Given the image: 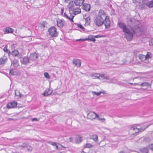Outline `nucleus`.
Wrapping results in <instances>:
<instances>
[{
	"mask_svg": "<svg viewBox=\"0 0 153 153\" xmlns=\"http://www.w3.org/2000/svg\"><path fill=\"white\" fill-rule=\"evenodd\" d=\"M118 25L124 33L126 39L128 41H131L132 39L133 34L137 33L136 31L135 30L131 27L126 25L122 22L119 23Z\"/></svg>",
	"mask_w": 153,
	"mask_h": 153,
	"instance_id": "f257e3e1",
	"label": "nucleus"
},
{
	"mask_svg": "<svg viewBox=\"0 0 153 153\" xmlns=\"http://www.w3.org/2000/svg\"><path fill=\"white\" fill-rule=\"evenodd\" d=\"M105 17V14L102 10H99L98 15L94 17V23L96 26L100 27L104 23V19Z\"/></svg>",
	"mask_w": 153,
	"mask_h": 153,
	"instance_id": "f03ea898",
	"label": "nucleus"
},
{
	"mask_svg": "<svg viewBox=\"0 0 153 153\" xmlns=\"http://www.w3.org/2000/svg\"><path fill=\"white\" fill-rule=\"evenodd\" d=\"M48 32L51 36L52 37H56L57 36V32L56 28L54 26L51 27L48 29Z\"/></svg>",
	"mask_w": 153,
	"mask_h": 153,
	"instance_id": "7ed1b4c3",
	"label": "nucleus"
},
{
	"mask_svg": "<svg viewBox=\"0 0 153 153\" xmlns=\"http://www.w3.org/2000/svg\"><path fill=\"white\" fill-rule=\"evenodd\" d=\"M103 24L105 25L106 29H108L110 28L111 23L108 16H105V17L104 19V23Z\"/></svg>",
	"mask_w": 153,
	"mask_h": 153,
	"instance_id": "20e7f679",
	"label": "nucleus"
},
{
	"mask_svg": "<svg viewBox=\"0 0 153 153\" xmlns=\"http://www.w3.org/2000/svg\"><path fill=\"white\" fill-rule=\"evenodd\" d=\"M150 125H147L145 128H139L137 127H138V126H136L135 127L134 126H132V127H131L130 128V130H134L136 128L138 130V131L137 132H136L135 133L133 134L134 135H136L138 134V132L139 131L141 132V131H143L146 128L148 127Z\"/></svg>",
	"mask_w": 153,
	"mask_h": 153,
	"instance_id": "39448f33",
	"label": "nucleus"
},
{
	"mask_svg": "<svg viewBox=\"0 0 153 153\" xmlns=\"http://www.w3.org/2000/svg\"><path fill=\"white\" fill-rule=\"evenodd\" d=\"M97 116H98V115L94 112H90L87 114V117L91 120L94 119Z\"/></svg>",
	"mask_w": 153,
	"mask_h": 153,
	"instance_id": "423d86ee",
	"label": "nucleus"
},
{
	"mask_svg": "<svg viewBox=\"0 0 153 153\" xmlns=\"http://www.w3.org/2000/svg\"><path fill=\"white\" fill-rule=\"evenodd\" d=\"M57 25V26L60 28H62L64 25L65 21L63 19H58L56 20Z\"/></svg>",
	"mask_w": 153,
	"mask_h": 153,
	"instance_id": "0eeeda50",
	"label": "nucleus"
},
{
	"mask_svg": "<svg viewBox=\"0 0 153 153\" xmlns=\"http://www.w3.org/2000/svg\"><path fill=\"white\" fill-rule=\"evenodd\" d=\"M21 62L22 64L26 65L29 62V60L27 56H25L23 58L21 59Z\"/></svg>",
	"mask_w": 153,
	"mask_h": 153,
	"instance_id": "6e6552de",
	"label": "nucleus"
},
{
	"mask_svg": "<svg viewBox=\"0 0 153 153\" xmlns=\"http://www.w3.org/2000/svg\"><path fill=\"white\" fill-rule=\"evenodd\" d=\"M81 63L80 60L78 59H73V64L77 67H79L80 66Z\"/></svg>",
	"mask_w": 153,
	"mask_h": 153,
	"instance_id": "1a4fd4ad",
	"label": "nucleus"
},
{
	"mask_svg": "<svg viewBox=\"0 0 153 153\" xmlns=\"http://www.w3.org/2000/svg\"><path fill=\"white\" fill-rule=\"evenodd\" d=\"M3 30L4 32V33L7 34L12 33L13 32V30L12 28L8 27H7L4 28L3 29Z\"/></svg>",
	"mask_w": 153,
	"mask_h": 153,
	"instance_id": "9d476101",
	"label": "nucleus"
},
{
	"mask_svg": "<svg viewBox=\"0 0 153 153\" xmlns=\"http://www.w3.org/2000/svg\"><path fill=\"white\" fill-rule=\"evenodd\" d=\"M138 57L142 61H143L145 63H147L149 62L148 60L146 59L145 55L140 54L138 56Z\"/></svg>",
	"mask_w": 153,
	"mask_h": 153,
	"instance_id": "9b49d317",
	"label": "nucleus"
},
{
	"mask_svg": "<svg viewBox=\"0 0 153 153\" xmlns=\"http://www.w3.org/2000/svg\"><path fill=\"white\" fill-rule=\"evenodd\" d=\"M52 90L49 89H47L42 94L44 96H47L50 95L52 93Z\"/></svg>",
	"mask_w": 153,
	"mask_h": 153,
	"instance_id": "f8f14e48",
	"label": "nucleus"
},
{
	"mask_svg": "<svg viewBox=\"0 0 153 153\" xmlns=\"http://www.w3.org/2000/svg\"><path fill=\"white\" fill-rule=\"evenodd\" d=\"M84 0H75L74 1V3L75 5L80 6L84 3Z\"/></svg>",
	"mask_w": 153,
	"mask_h": 153,
	"instance_id": "ddd939ff",
	"label": "nucleus"
},
{
	"mask_svg": "<svg viewBox=\"0 0 153 153\" xmlns=\"http://www.w3.org/2000/svg\"><path fill=\"white\" fill-rule=\"evenodd\" d=\"M7 58L4 55L0 58V65L5 64L7 61Z\"/></svg>",
	"mask_w": 153,
	"mask_h": 153,
	"instance_id": "4468645a",
	"label": "nucleus"
},
{
	"mask_svg": "<svg viewBox=\"0 0 153 153\" xmlns=\"http://www.w3.org/2000/svg\"><path fill=\"white\" fill-rule=\"evenodd\" d=\"M139 151L142 153H148L149 148L147 147L142 148L140 149Z\"/></svg>",
	"mask_w": 153,
	"mask_h": 153,
	"instance_id": "2eb2a0df",
	"label": "nucleus"
},
{
	"mask_svg": "<svg viewBox=\"0 0 153 153\" xmlns=\"http://www.w3.org/2000/svg\"><path fill=\"white\" fill-rule=\"evenodd\" d=\"M91 7L89 4H85L83 5V9L87 11H89L90 10Z\"/></svg>",
	"mask_w": 153,
	"mask_h": 153,
	"instance_id": "dca6fc26",
	"label": "nucleus"
},
{
	"mask_svg": "<svg viewBox=\"0 0 153 153\" xmlns=\"http://www.w3.org/2000/svg\"><path fill=\"white\" fill-rule=\"evenodd\" d=\"M90 76L93 79H100V74H91Z\"/></svg>",
	"mask_w": 153,
	"mask_h": 153,
	"instance_id": "f3484780",
	"label": "nucleus"
},
{
	"mask_svg": "<svg viewBox=\"0 0 153 153\" xmlns=\"http://www.w3.org/2000/svg\"><path fill=\"white\" fill-rule=\"evenodd\" d=\"M73 11L74 15H77L81 12L80 9L78 7L73 8Z\"/></svg>",
	"mask_w": 153,
	"mask_h": 153,
	"instance_id": "a211bd4d",
	"label": "nucleus"
},
{
	"mask_svg": "<svg viewBox=\"0 0 153 153\" xmlns=\"http://www.w3.org/2000/svg\"><path fill=\"white\" fill-rule=\"evenodd\" d=\"M146 5L149 8L153 7V0L147 2L146 3Z\"/></svg>",
	"mask_w": 153,
	"mask_h": 153,
	"instance_id": "6ab92c4d",
	"label": "nucleus"
},
{
	"mask_svg": "<svg viewBox=\"0 0 153 153\" xmlns=\"http://www.w3.org/2000/svg\"><path fill=\"white\" fill-rule=\"evenodd\" d=\"M19 53V52L16 49H15L13 51H12L11 53L10 52V54L14 57L17 56Z\"/></svg>",
	"mask_w": 153,
	"mask_h": 153,
	"instance_id": "aec40b11",
	"label": "nucleus"
},
{
	"mask_svg": "<svg viewBox=\"0 0 153 153\" xmlns=\"http://www.w3.org/2000/svg\"><path fill=\"white\" fill-rule=\"evenodd\" d=\"M105 75L104 74H100V79H106L108 80H109V76H105Z\"/></svg>",
	"mask_w": 153,
	"mask_h": 153,
	"instance_id": "412c9836",
	"label": "nucleus"
},
{
	"mask_svg": "<svg viewBox=\"0 0 153 153\" xmlns=\"http://www.w3.org/2000/svg\"><path fill=\"white\" fill-rule=\"evenodd\" d=\"M12 63L14 67L16 68L19 66L18 61L17 60L14 59Z\"/></svg>",
	"mask_w": 153,
	"mask_h": 153,
	"instance_id": "4be33fe9",
	"label": "nucleus"
},
{
	"mask_svg": "<svg viewBox=\"0 0 153 153\" xmlns=\"http://www.w3.org/2000/svg\"><path fill=\"white\" fill-rule=\"evenodd\" d=\"M17 106H6L5 107H3L2 106L1 107V109H2L3 108L5 109L6 110H5L6 111L7 109L16 108L17 107Z\"/></svg>",
	"mask_w": 153,
	"mask_h": 153,
	"instance_id": "5701e85b",
	"label": "nucleus"
},
{
	"mask_svg": "<svg viewBox=\"0 0 153 153\" xmlns=\"http://www.w3.org/2000/svg\"><path fill=\"white\" fill-rule=\"evenodd\" d=\"M74 2L73 1H72L69 2V4L68 5V7L70 9H71L74 7Z\"/></svg>",
	"mask_w": 153,
	"mask_h": 153,
	"instance_id": "b1692460",
	"label": "nucleus"
},
{
	"mask_svg": "<svg viewBox=\"0 0 153 153\" xmlns=\"http://www.w3.org/2000/svg\"><path fill=\"white\" fill-rule=\"evenodd\" d=\"M38 58V56L35 54H31L30 56V59L32 60H35Z\"/></svg>",
	"mask_w": 153,
	"mask_h": 153,
	"instance_id": "393cba45",
	"label": "nucleus"
},
{
	"mask_svg": "<svg viewBox=\"0 0 153 153\" xmlns=\"http://www.w3.org/2000/svg\"><path fill=\"white\" fill-rule=\"evenodd\" d=\"M84 40H90L91 41L94 42L96 40L93 37V36H90L88 37V38L85 39Z\"/></svg>",
	"mask_w": 153,
	"mask_h": 153,
	"instance_id": "a878e982",
	"label": "nucleus"
},
{
	"mask_svg": "<svg viewBox=\"0 0 153 153\" xmlns=\"http://www.w3.org/2000/svg\"><path fill=\"white\" fill-rule=\"evenodd\" d=\"M85 23L86 25H89L91 22L90 18V17H87L85 19Z\"/></svg>",
	"mask_w": 153,
	"mask_h": 153,
	"instance_id": "bb28decb",
	"label": "nucleus"
},
{
	"mask_svg": "<svg viewBox=\"0 0 153 153\" xmlns=\"http://www.w3.org/2000/svg\"><path fill=\"white\" fill-rule=\"evenodd\" d=\"M76 143H79L82 141V138L79 135L76 136Z\"/></svg>",
	"mask_w": 153,
	"mask_h": 153,
	"instance_id": "cd10ccee",
	"label": "nucleus"
},
{
	"mask_svg": "<svg viewBox=\"0 0 153 153\" xmlns=\"http://www.w3.org/2000/svg\"><path fill=\"white\" fill-rule=\"evenodd\" d=\"M92 139L95 142H97L98 141V137L97 135L94 134L92 136Z\"/></svg>",
	"mask_w": 153,
	"mask_h": 153,
	"instance_id": "c85d7f7f",
	"label": "nucleus"
},
{
	"mask_svg": "<svg viewBox=\"0 0 153 153\" xmlns=\"http://www.w3.org/2000/svg\"><path fill=\"white\" fill-rule=\"evenodd\" d=\"M146 57V59H148L150 58L152 56V55L151 53L149 52H147V53L146 55H145Z\"/></svg>",
	"mask_w": 153,
	"mask_h": 153,
	"instance_id": "c756f323",
	"label": "nucleus"
},
{
	"mask_svg": "<svg viewBox=\"0 0 153 153\" xmlns=\"http://www.w3.org/2000/svg\"><path fill=\"white\" fill-rule=\"evenodd\" d=\"M70 16H67L66 18L68 19H69V20L72 21V22H73L74 21L73 20V19L74 17V16L73 15H71V14H70Z\"/></svg>",
	"mask_w": 153,
	"mask_h": 153,
	"instance_id": "7c9ffc66",
	"label": "nucleus"
},
{
	"mask_svg": "<svg viewBox=\"0 0 153 153\" xmlns=\"http://www.w3.org/2000/svg\"><path fill=\"white\" fill-rule=\"evenodd\" d=\"M17 103L16 102L13 101L12 102H9L7 104V105H17Z\"/></svg>",
	"mask_w": 153,
	"mask_h": 153,
	"instance_id": "2f4dec72",
	"label": "nucleus"
},
{
	"mask_svg": "<svg viewBox=\"0 0 153 153\" xmlns=\"http://www.w3.org/2000/svg\"><path fill=\"white\" fill-rule=\"evenodd\" d=\"M105 92L104 91L103 92L100 91L98 92H96L95 91H92V93L93 95H96L97 96L99 95L101 93H104Z\"/></svg>",
	"mask_w": 153,
	"mask_h": 153,
	"instance_id": "473e14b6",
	"label": "nucleus"
},
{
	"mask_svg": "<svg viewBox=\"0 0 153 153\" xmlns=\"http://www.w3.org/2000/svg\"><path fill=\"white\" fill-rule=\"evenodd\" d=\"M4 51L5 52H6L7 53H8L9 56V55L10 54V51L7 49L6 47H5L4 48Z\"/></svg>",
	"mask_w": 153,
	"mask_h": 153,
	"instance_id": "72a5a7b5",
	"label": "nucleus"
},
{
	"mask_svg": "<svg viewBox=\"0 0 153 153\" xmlns=\"http://www.w3.org/2000/svg\"><path fill=\"white\" fill-rule=\"evenodd\" d=\"M9 74L10 75L13 76L15 75L16 72L13 69L11 70L10 71Z\"/></svg>",
	"mask_w": 153,
	"mask_h": 153,
	"instance_id": "f704fd0d",
	"label": "nucleus"
},
{
	"mask_svg": "<svg viewBox=\"0 0 153 153\" xmlns=\"http://www.w3.org/2000/svg\"><path fill=\"white\" fill-rule=\"evenodd\" d=\"M93 146L90 143H87L85 145V148H90L93 147Z\"/></svg>",
	"mask_w": 153,
	"mask_h": 153,
	"instance_id": "c9c22d12",
	"label": "nucleus"
},
{
	"mask_svg": "<svg viewBox=\"0 0 153 153\" xmlns=\"http://www.w3.org/2000/svg\"><path fill=\"white\" fill-rule=\"evenodd\" d=\"M27 144L26 143H24L21 144H20L19 145V147H22V148H25Z\"/></svg>",
	"mask_w": 153,
	"mask_h": 153,
	"instance_id": "e433bc0d",
	"label": "nucleus"
},
{
	"mask_svg": "<svg viewBox=\"0 0 153 153\" xmlns=\"http://www.w3.org/2000/svg\"><path fill=\"white\" fill-rule=\"evenodd\" d=\"M77 26L80 28V29H82V30H84L85 29V28L83 27L82 25L81 24H77Z\"/></svg>",
	"mask_w": 153,
	"mask_h": 153,
	"instance_id": "4c0bfd02",
	"label": "nucleus"
},
{
	"mask_svg": "<svg viewBox=\"0 0 153 153\" xmlns=\"http://www.w3.org/2000/svg\"><path fill=\"white\" fill-rule=\"evenodd\" d=\"M44 76L46 78H50V76L49 74L47 72H45L44 73Z\"/></svg>",
	"mask_w": 153,
	"mask_h": 153,
	"instance_id": "58836bf2",
	"label": "nucleus"
},
{
	"mask_svg": "<svg viewBox=\"0 0 153 153\" xmlns=\"http://www.w3.org/2000/svg\"><path fill=\"white\" fill-rule=\"evenodd\" d=\"M149 85V83H147L146 82H144L142 83H141V86H148Z\"/></svg>",
	"mask_w": 153,
	"mask_h": 153,
	"instance_id": "ea45409f",
	"label": "nucleus"
},
{
	"mask_svg": "<svg viewBox=\"0 0 153 153\" xmlns=\"http://www.w3.org/2000/svg\"><path fill=\"white\" fill-rule=\"evenodd\" d=\"M97 117L98 119L100 120L102 122H103L105 120V119L104 118H102L98 115V116H97Z\"/></svg>",
	"mask_w": 153,
	"mask_h": 153,
	"instance_id": "a19ab883",
	"label": "nucleus"
},
{
	"mask_svg": "<svg viewBox=\"0 0 153 153\" xmlns=\"http://www.w3.org/2000/svg\"><path fill=\"white\" fill-rule=\"evenodd\" d=\"M26 147H27V149L29 151H30L32 150V148L30 146L27 145Z\"/></svg>",
	"mask_w": 153,
	"mask_h": 153,
	"instance_id": "79ce46f5",
	"label": "nucleus"
},
{
	"mask_svg": "<svg viewBox=\"0 0 153 153\" xmlns=\"http://www.w3.org/2000/svg\"><path fill=\"white\" fill-rule=\"evenodd\" d=\"M48 143L51 144V145L53 146H55L56 145V142H48Z\"/></svg>",
	"mask_w": 153,
	"mask_h": 153,
	"instance_id": "37998d69",
	"label": "nucleus"
},
{
	"mask_svg": "<svg viewBox=\"0 0 153 153\" xmlns=\"http://www.w3.org/2000/svg\"><path fill=\"white\" fill-rule=\"evenodd\" d=\"M149 147L150 150L153 151V144H151L149 145Z\"/></svg>",
	"mask_w": 153,
	"mask_h": 153,
	"instance_id": "c03bdc74",
	"label": "nucleus"
},
{
	"mask_svg": "<svg viewBox=\"0 0 153 153\" xmlns=\"http://www.w3.org/2000/svg\"><path fill=\"white\" fill-rule=\"evenodd\" d=\"M94 37L95 38H98L99 37H104V36L103 35H96L94 36Z\"/></svg>",
	"mask_w": 153,
	"mask_h": 153,
	"instance_id": "a18cd8bd",
	"label": "nucleus"
},
{
	"mask_svg": "<svg viewBox=\"0 0 153 153\" xmlns=\"http://www.w3.org/2000/svg\"><path fill=\"white\" fill-rule=\"evenodd\" d=\"M39 120L37 118H33L32 119V120H31L33 122L35 121H38Z\"/></svg>",
	"mask_w": 153,
	"mask_h": 153,
	"instance_id": "49530a36",
	"label": "nucleus"
},
{
	"mask_svg": "<svg viewBox=\"0 0 153 153\" xmlns=\"http://www.w3.org/2000/svg\"><path fill=\"white\" fill-rule=\"evenodd\" d=\"M65 3H68L69 2H70L71 1V0H62Z\"/></svg>",
	"mask_w": 153,
	"mask_h": 153,
	"instance_id": "de8ad7c7",
	"label": "nucleus"
},
{
	"mask_svg": "<svg viewBox=\"0 0 153 153\" xmlns=\"http://www.w3.org/2000/svg\"><path fill=\"white\" fill-rule=\"evenodd\" d=\"M114 79L112 78L111 79H110V82H109V83H114Z\"/></svg>",
	"mask_w": 153,
	"mask_h": 153,
	"instance_id": "09e8293b",
	"label": "nucleus"
},
{
	"mask_svg": "<svg viewBox=\"0 0 153 153\" xmlns=\"http://www.w3.org/2000/svg\"><path fill=\"white\" fill-rule=\"evenodd\" d=\"M63 11H64V8H62L61 9V13L62 15H63Z\"/></svg>",
	"mask_w": 153,
	"mask_h": 153,
	"instance_id": "8fccbe9b",
	"label": "nucleus"
},
{
	"mask_svg": "<svg viewBox=\"0 0 153 153\" xmlns=\"http://www.w3.org/2000/svg\"><path fill=\"white\" fill-rule=\"evenodd\" d=\"M73 140V138L72 137H70L69 138V141L70 142H72Z\"/></svg>",
	"mask_w": 153,
	"mask_h": 153,
	"instance_id": "3c124183",
	"label": "nucleus"
},
{
	"mask_svg": "<svg viewBox=\"0 0 153 153\" xmlns=\"http://www.w3.org/2000/svg\"><path fill=\"white\" fill-rule=\"evenodd\" d=\"M62 15L65 17H66L68 16L65 13H64L63 15Z\"/></svg>",
	"mask_w": 153,
	"mask_h": 153,
	"instance_id": "603ef678",
	"label": "nucleus"
},
{
	"mask_svg": "<svg viewBox=\"0 0 153 153\" xmlns=\"http://www.w3.org/2000/svg\"><path fill=\"white\" fill-rule=\"evenodd\" d=\"M7 120L10 121V120H13V119L12 118H8L7 119Z\"/></svg>",
	"mask_w": 153,
	"mask_h": 153,
	"instance_id": "864d4df0",
	"label": "nucleus"
},
{
	"mask_svg": "<svg viewBox=\"0 0 153 153\" xmlns=\"http://www.w3.org/2000/svg\"><path fill=\"white\" fill-rule=\"evenodd\" d=\"M56 146V148L57 149H59L58 148V146L57 145V143L56 144V145L55 146Z\"/></svg>",
	"mask_w": 153,
	"mask_h": 153,
	"instance_id": "5fc2aeb1",
	"label": "nucleus"
},
{
	"mask_svg": "<svg viewBox=\"0 0 153 153\" xmlns=\"http://www.w3.org/2000/svg\"><path fill=\"white\" fill-rule=\"evenodd\" d=\"M140 125H142V124H140V125L139 124L137 126H138V127H137L142 128L141 127H139V126H140Z\"/></svg>",
	"mask_w": 153,
	"mask_h": 153,
	"instance_id": "6e6d98bb",
	"label": "nucleus"
},
{
	"mask_svg": "<svg viewBox=\"0 0 153 153\" xmlns=\"http://www.w3.org/2000/svg\"><path fill=\"white\" fill-rule=\"evenodd\" d=\"M85 40V39H79V41H80V40H82V41H86V40Z\"/></svg>",
	"mask_w": 153,
	"mask_h": 153,
	"instance_id": "4d7b16f0",
	"label": "nucleus"
},
{
	"mask_svg": "<svg viewBox=\"0 0 153 153\" xmlns=\"http://www.w3.org/2000/svg\"><path fill=\"white\" fill-rule=\"evenodd\" d=\"M22 94H20V93H19V97H22Z\"/></svg>",
	"mask_w": 153,
	"mask_h": 153,
	"instance_id": "13d9d810",
	"label": "nucleus"
},
{
	"mask_svg": "<svg viewBox=\"0 0 153 153\" xmlns=\"http://www.w3.org/2000/svg\"><path fill=\"white\" fill-rule=\"evenodd\" d=\"M18 57L19 58H21V56H20V55H18Z\"/></svg>",
	"mask_w": 153,
	"mask_h": 153,
	"instance_id": "bf43d9fd",
	"label": "nucleus"
},
{
	"mask_svg": "<svg viewBox=\"0 0 153 153\" xmlns=\"http://www.w3.org/2000/svg\"><path fill=\"white\" fill-rule=\"evenodd\" d=\"M81 153H86L85 152H84V151H82Z\"/></svg>",
	"mask_w": 153,
	"mask_h": 153,
	"instance_id": "052dcab7",
	"label": "nucleus"
},
{
	"mask_svg": "<svg viewBox=\"0 0 153 153\" xmlns=\"http://www.w3.org/2000/svg\"><path fill=\"white\" fill-rule=\"evenodd\" d=\"M22 107L21 106H20V107H18V108H22Z\"/></svg>",
	"mask_w": 153,
	"mask_h": 153,
	"instance_id": "680f3d73",
	"label": "nucleus"
},
{
	"mask_svg": "<svg viewBox=\"0 0 153 153\" xmlns=\"http://www.w3.org/2000/svg\"><path fill=\"white\" fill-rule=\"evenodd\" d=\"M79 41V39H77V40H76V41Z\"/></svg>",
	"mask_w": 153,
	"mask_h": 153,
	"instance_id": "e2e57ef3",
	"label": "nucleus"
},
{
	"mask_svg": "<svg viewBox=\"0 0 153 153\" xmlns=\"http://www.w3.org/2000/svg\"><path fill=\"white\" fill-rule=\"evenodd\" d=\"M130 84H131V85H132V84H133L132 83H130Z\"/></svg>",
	"mask_w": 153,
	"mask_h": 153,
	"instance_id": "0e129e2a",
	"label": "nucleus"
},
{
	"mask_svg": "<svg viewBox=\"0 0 153 153\" xmlns=\"http://www.w3.org/2000/svg\"><path fill=\"white\" fill-rule=\"evenodd\" d=\"M57 153H62V152H58Z\"/></svg>",
	"mask_w": 153,
	"mask_h": 153,
	"instance_id": "69168bd1",
	"label": "nucleus"
},
{
	"mask_svg": "<svg viewBox=\"0 0 153 153\" xmlns=\"http://www.w3.org/2000/svg\"><path fill=\"white\" fill-rule=\"evenodd\" d=\"M45 27V25H43V27Z\"/></svg>",
	"mask_w": 153,
	"mask_h": 153,
	"instance_id": "338daca9",
	"label": "nucleus"
},
{
	"mask_svg": "<svg viewBox=\"0 0 153 153\" xmlns=\"http://www.w3.org/2000/svg\"><path fill=\"white\" fill-rule=\"evenodd\" d=\"M15 95H16V92H15Z\"/></svg>",
	"mask_w": 153,
	"mask_h": 153,
	"instance_id": "774afa93",
	"label": "nucleus"
}]
</instances>
